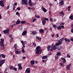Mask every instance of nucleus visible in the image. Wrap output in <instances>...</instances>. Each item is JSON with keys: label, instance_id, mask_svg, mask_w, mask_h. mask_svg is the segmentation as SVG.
<instances>
[{"label": "nucleus", "instance_id": "nucleus-1", "mask_svg": "<svg viewBox=\"0 0 73 73\" xmlns=\"http://www.w3.org/2000/svg\"><path fill=\"white\" fill-rule=\"evenodd\" d=\"M21 42L22 43V45H23L22 49V53H25V51L24 50V48H25V43H27V41H25L24 42V41H23V40H22Z\"/></svg>", "mask_w": 73, "mask_h": 73}, {"label": "nucleus", "instance_id": "nucleus-2", "mask_svg": "<svg viewBox=\"0 0 73 73\" xmlns=\"http://www.w3.org/2000/svg\"><path fill=\"white\" fill-rule=\"evenodd\" d=\"M1 41L0 42V46L4 48V39L1 38Z\"/></svg>", "mask_w": 73, "mask_h": 73}, {"label": "nucleus", "instance_id": "nucleus-3", "mask_svg": "<svg viewBox=\"0 0 73 73\" xmlns=\"http://www.w3.org/2000/svg\"><path fill=\"white\" fill-rule=\"evenodd\" d=\"M10 30L9 29H7L6 30H4L3 32L4 33H7V34H9Z\"/></svg>", "mask_w": 73, "mask_h": 73}, {"label": "nucleus", "instance_id": "nucleus-4", "mask_svg": "<svg viewBox=\"0 0 73 73\" xmlns=\"http://www.w3.org/2000/svg\"><path fill=\"white\" fill-rule=\"evenodd\" d=\"M18 66H19L18 70H21L23 69V67L21 66V64H18Z\"/></svg>", "mask_w": 73, "mask_h": 73}, {"label": "nucleus", "instance_id": "nucleus-5", "mask_svg": "<svg viewBox=\"0 0 73 73\" xmlns=\"http://www.w3.org/2000/svg\"><path fill=\"white\" fill-rule=\"evenodd\" d=\"M36 50H40V54L41 53V52H42V50H41V47L40 46H38L36 47Z\"/></svg>", "mask_w": 73, "mask_h": 73}, {"label": "nucleus", "instance_id": "nucleus-6", "mask_svg": "<svg viewBox=\"0 0 73 73\" xmlns=\"http://www.w3.org/2000/svg\"><path fill=\"white\" fill-rule=\"evenodd\" d=\"M51 49L50 50L51 51H52L53 50H56V49H57V47H56V45H54V46H53V47H51Z\"/></svg>", "mask_w": 73, "mask_h": 73}, {"label": "nucleus", "instance_id": "nucleus-7", "mask_svg": "<svg viewBox=\"0 0 73 73\" xmlns=\"http://www.w3.org/2000/svg\"><path fill=\"white\" fill-rule=\"evenodd\" d=\"M27 1H28V0H22V1L21 2L22 5L25 4V3H27Z\"/></svg>", "mask_w": 73, "mask_h": 73}, {"label": "nucleus", "instance_id": "nucleus-8", "mask_svg": "<svg viewBox=\"0 0 73 73\" xmlns=\"http://www.w3.org/2000/svg\"><path fill=\"white\" fill-rule=\"evenodd\" d=\"M29 3L31 7H33V3L32 2L31 0H29Z\"/></svg>", "mask_w": 73, "mask_h": 73}, {"label": "nucleus", "instance_id": "nucleus-9", "mask_svg": "<svg viewBox=\"0 0 73 73\" xmlns=\"http://www.w3.org/2000/svg\"><path fill=\"white\" fill-rule=\"evenodd\" d=\"M25 72L26 73H30V72H31L30 68H27L25 71Z\"/></svg>", "mask_w": 73, "mask_h": 73}, {"label": "nucleus", "instance_id": "nucleus-10", "mask_svg": "<svg viewBox=\"0 0 73 73\" xmlns=\"http://www.w3.org/2000/svg\"><path fill=\"white\" fill-rule=\"evenodd\" d=\"M15 52L17 54H21V52L20 51L16 50L15 51Z\"/></svg>", "mask_w": 73, "mask_h": 73}, {"label": "nucleus", "instance_id": "nucleus-11", "mask_svg": "<svg viewBox=\"0 0 73 73\" xmlns=\"http://www.w3.org/2000/svg\"><path fill=\"white\" fill-rule=\"evenodd\" d=\"M42 23L43 25H45V23H46V21L44 20L42 18Z\"/></svg>", "mask_w": 73, "mask_h": 73}, {"label": "nucleus", "instance_id": "nucleus-12", "mask_svg": "<svg viewBox=\"0 0 73 73\" xmlns=\"http://www.w3.org/2000/svg\"><path fill=\"white\" fill-rule=\"evenodd\" d=\"M71 64H70L66 66V68L67 70H69L70 69V66H71Z\"/></svg>", "mask_w": 73, "mask_h": 73}, {"label": "nucleus", "instance_id": "nucleus-13", "mask_svg": "<svg viewBox=\"0 0 73 73\" xmlns=\"http://www.w3.org/2000/svg\"><path fill=\"white\" fill-rule=\"evenodd\" d=\"M0 5L2 7H3L4 6V3H3V1H0Z\"/></svg>", "mask_w": 73, "mask_h": 73}, {"label": "nucleus", "instance_id": "nucleus-14", "mask_svg": "<svg viewBox=\"0 0 73 73\" xmlns=\"http://www.w3.org/2000/svg\"><path fill=\"white\" fill-rule=\"evenodd\" d=\"M64 5V1L63 0H62L59 3V5Z\"/></svg>", "mask_w": 73, "mask_h": 73}, {"label": "nucleus", "instance_id": "nucleus-15", "mask_svg": "<svg viewBox=\"0 0 73 73\" xmlns=\"http://www.w3.org/2000/svg\"><path fill=\"white\" fill-rule=\"evenodd\" d=\"M64 38H61L60 41H59V42L60 43V44H62V42H63V41H64Z\"/></svg>", "mask_w": 73, "mask_h": 73}, {"label": "nucleus", "instance_id": "nucleus-16", "mask_svg": "<svg viewBox=\"0 0 73 73\" xmlns=\"http://www.w3.org/2000/svg\"><path fill=\"white\" fill-rule=\"evenodd\" d=\"M30 63L31 64V65H33L35 64V61L33 60H31L30 62Z\"/></svg>", "mask_w": 73, "mask_h": 73}, {"label": "nucleus", "instance_id": "nucleus-17", "mask_svg": "<svg viewBox=\"0 0 73 73\" xmlns=\"http://www.w3.org/2000/svg\"><path fill=\"white\" fill-rule=\"evenodd\" d=\"M21 23V21L19 20V19H18L17 20V21L16 22V24H20V23Z\"/></svg>", "mask_w": 73, "mask_h": 73}, {"label": "nucleus", "instance_id": "nucleus-18", "mask_svg": "<svg viewBox=\"0 0 73 73\" xmlns=\"http://www.w3.org/2000/svg\"><path fill=\"white\" fill-rule=\"evenodd\" d=\"M40 50H36V54H38L39 53L40 54Z\"/></svg>", "mask_w": 73, "mask_h": 73}, {"label": "nucleus", "instance_id": "nucleus-19", "mask_svg": "<svg viewBox=\"0 0 73 73\" xmlns=\"http://www.w3.org/2000/svg\"><path fill=\"white\" fill-rule=\"evenodd\" d=\"M64 40L66 42H70V41L69 39H68L66 38H65Z\"/></svg>", "mask_w": 73, "mask_h": 73}, {"label": "nucleus", "instance_id": "nucleus-20", "mask_svg": "<svg viewBox=\"0 0 73 73\" xmlns=\"http://www.w3.org/2000/svg\"><path fill=\"white\" fill-rule=\"evenodd\" d=\"M42 9L44 12H47L46 9L45 8H44V7H42Z\"/></svg>", "mask_w": 73, "mask_h": 73}, {"label": "nucleus", "instance_id": "nucleus-21", "mask_svg": "<svg viewBox=\"0 0 73 73\" xmlns=\"http://www.w3.org/2000/svg\"><path fill=\"white\" fill-rule=\"evenodd\" d=\"M27 34V31H25L22 33V35L23 36Z\"/></svg>", "mask_w": 73, "mask_h": 73}, {"label": "nucleus", "instance_id": "nucleus-22", "mask_svg": "<svg viewBox=\"0 0 73 73\" xmlns=\"http://www.w3.org/2000/svg\"><path fill=\"white\" fill-rule=\"evenodd\" d=\"M36 38L38 39L39 41H41V38H40L39 36H37L36 37Z\"/></svg>", "mask_w": 73, "mask_h": 73}, {"label": "nucleus", "instance_id": "nucleus-23", "mask_svg": "<svg viewBox=\"0 0 73 73\" xmlns=\"http://www.w3.org/2000/svg\"><path fill=\"white\" fill-rule=\"evenodd\" d=\"M39 32L40 33H43L44 31L42 29H40L39 30Z\"/></svg>", "mask_w": 73, "mask_h": 73}, {"label": "nucleus", "instance_id": "nucleus-24", "mask_svg": "<svg viewBox=\"0 0 73 73\" xmlns=\"http://www.w3.org/2000/svg\"><path fill=\"white\" fill-rule=\"evenodd\" d=\"M14 47H15V50H16L17 48H18V46H17V44H15L14 45Z\"/></svg>", "mask_w": 73, "mask_h": 73}, {"label": "nucleus", "instance_id": "nucleus-25", "mask_svg": "<svg viewBox=\"0 0 73 73\" xmlns=\"http://www.w3.org/2000/svg\"><path fill=\"white\" fill-rule=\"evenodd\" d=\"M32 33L33 35H35L36 34H37V32L35 31H33L32 32Z\"/></svg>", "mask_w": 73, "mask_h": 73}, {"label": "nucleus", "instance_id": "nucleus-26", "mask_svg": "<svg viewBox=\"0 0 73 73\" xmlns=\"http://www.w3.org/2000/svg\"><path fill=\"white\" fill-rule=\"evenodd\" d=\"M60 44H61V43H60L59 42L58 43H56L55 45H56V46H58V45H59Z\"/></svg>", "mask_w": 73, "mask_h": 73}, {"label": "nucleus", "instance_id": "nucleus-27", "mask_svg": "<svg viewBox=\"0 0 73 73\" xmlns=\"http://www.w3.org/2000/svg\"><path fill=\"white\" fill-rule=\"evenodd\" d=\"M61 60H63V61H64V62H65V63L66 62V61L65 59L64 58H61Z\"/></svg>", "mask_w": 73, "mask_h": 73}, {"label": "nucleus", "instance_id": "nucleus-28", "mask_svg": "<svg viewBox=\"0 0 73 73\" xmlns=\"http://www.w3.org/2000/svg\"><path fill=\"white\" fill-rule=\"evenodd\" d=\"M50 46H47V48L48 51L50 50Z\"/></svg>", "mask_w": 73, "mask_h": 73}, {"label": "nucleus", "instance_id": "nucleus-29", "mask_svg": "<svg viewBox=\"0 0 73 73\" xmlns=\"http://www.w3.org/2000/svg\"><path fill=\"white\" fill-rule=\"evenodd\" d=\"M71 8V7L70 6H68L67 8L68 11H70V9Z\"/></svg>", "mask_w": 73, "mask_h": 73}, {"label": "nucleus", "instance_id": "nucleus-30", "mask_svg": "<svg viewBox=\"0 0 73 73\" xmlns=\"http://www.w3.org/2000/svg\"><path fill=\"white\" fill-rule=\"evenodd\" d=\"M1 57H2V58H5V55H4L3 54H1Z\"/></svg>", "mask_w": 73, "mask_h": 73}, {"label": "nucleus", "instance_id": "nucleus-31", "mask_svg": "<svg viewBox=\"0 0 73 73\" xmlns=\"http://www.w3.org/2000/svg\"><path fill=\"white\" fill-rule=\"evenodd\" d=\"M56 55H57V56H61V53H60V52H58V53H57Z\"/></svg>", "mask_w": 73, "mask_h": 73}, {"label": "nucleus", "instance_id": "nucleus-32", "mask_svg": "<svg viewBox=\"0 0 73 73\" xmlns=\"http://www.w3.org/2000/svg\"><path fill=\"white\" fill-rule=\"evenodd\" d=\"M58 29H59V30H61V27L60 26H58L57 27Z\"/></svg>", "mask_w": 73, "mask_h": 73}, {"label": "nucleus", "instance_id": "nucleus-33", "mask_svg": "<svg viewBox=\"0 0 73 73\" xmlns=\"http://www.w3.org/2000/svg\"><path fill=\"white\" fill-rule=\"evenodd\" d=\"M35 17H36V18H38V19H40V16L39 15H38L37 16L36 15H35Z\"/></svg>", "mask_w": 73, "mask_h": 73}, {"label": "nucleus", "instance_id": "nucleus-34", "mask_svg": "<svg viewBox=\"0 0 73 73\" xmlns=\"http://www.w3.org/2000/svg\"><path fill=\"white\" fill-rule=\"evenodd\" d=\"M47 58V56H43L42 57V59H46V58Z\"/></svg>", "mask_w": 73, "mask_h": 73}, {"label": "nucleus", "instance_id": "nucleus-35", "mask_svg": "<svg viewBox=\"0 0 73 73\" xmlns=\"http://www.w3.org/2000/svg\"><path fill=\"white\" fill-rule=\"evenodd\" d=\"M60 14H61V15H64V12L62 11H61L60 13Z\"/></svg>", "mask_w": 73, "mask_h": 73}, {"label": "nucleus", "instance_id": "nucleus-36", "mask_svg": "<svg viewBox=\"0 0 73 73\" xmlns=\"http://www.w3.org/2000/svg\"><path fill=\"white\" fill-rule=\"evenodd\" d=\"M16 14L18 16H20V14H19V12L18 11H17L16 13Z\"/></svg>", "mask_w": 73, "mask_h": 73}, {"label": "nucleus", "instance_id": "nucleus-37", "mask_svg": "<svg viewBox=\"0 0 73 73\" xmlns=\"http://www.w3.org/2000/svg\"><path fill=\"white\" fill-rule=\"evenodd\" d=\"M15 8H16V7L15 5H13V10L14 11L15 9Z\"/></svg>", "mask_w": 73, "mask_h": 73}, {"label": "nucleus", "instance_id": "nucleus-38", "mask_svg": "<svg viewBox=\"0 0 73 73\" xmlns=\"http://www.w3.org/2000/svg\"><path fill=\"white\" fill-rule=\"evenodd\" d=\"M56 37L57 38H58V37H59V34H56Z\"/></svg>", "mask_w": 73, "mask_h": 73}, {"label": "nucleus", "instance_id": "nucleus-39", "mask_svg": "<svg viewBox=\"0 0 73 73\" xmlns=\"http://www.w3.org/2000/svg\"><path fill=\"white\" fill-rule=\"evenodd\" d=\"M50 21H52V22H53V20L52 19V18H50Z\"/></svg>", "mask_w": 73, "mask_h": 73}, {"label": "nucleus", "instance_id": "nucleus-40", "mask_svg": "<svg viewBox=\"0 0 73 73\" xmlns=\"http://www.w3.org/2000/svg\"><path fill=\"white\" fill-rule=\"evenodd\" d=\"M60 64H61V66H62V67L64 66V64L63 63H60Z\"/></svg>", "mask_w": 73, "mask_h": 73}, {"label": "nucleus", "instance_id": "nucleus-41", "mask_svg": "<svg viewBox=\"0 0 73 73\" xmlns=\"http://www.w3.org/2000/svg\"><path fill=\"white\" fill-rule=\"evenodd\" d=\"M44 20H46L47 21H48V19L46 18H43Z\"/></svg>", "mask_w": 73, "mask_h": 73}, {"label": "nucleus", "instance_id": "nucleus-42", "mask_svg": "<svg viewBox=\"0 0 73 73\" xmlns=\"http://www.w3.org/2000/svg\"><path fill=\"white\" fill-rule=\"evenodd\" d=\"M33 46H34L35 47H36V44H35V43H33Z\"/></svg>", "mask_w": 73, "mask_h": 73}, {"label": "nucleus", "instance_id": "nucleus-43", "mask_svg": "<svg viewBox=\"0 0 73 73\" xmlns=\"http://www.w3.org/2000/svg\"><path fill=\"white\" fill-rule=\"evenodd\" d=\"M25 22H26V21H22L21 23L22 24H24L25 23Z\"/></svg>", "mask_w": 73, "mask_h": 73}, {"label": "nucleus", "instance_id": "nucleus-44", "mask_svg": "<svg viewBox=\"0 0 73 73\" xmlns=\"http://www.w3.org/2000/svg\"><path fill=\"white\" fill-rule=\"evenodd\" d=\"M10 68L11 69H13V67L12 66H11Z\"/></svg>", "mask_w": 73, "mask_h": 73}, {"label": "nucleus", "instance_id": "nucleus-45", "mask_svg": "<svg viewBox=\"0 0 73 73\" xmlns=\"http://www.w3.org/2000/svg\"><path fill=\"white\" fill-rule=\"evenodd\" d=\"M67 57H68V58H70V55H69V54H67Z\"/></svg>", "mask_w": 73, "mask_h": 73}, {"label": "nucleus", "instance_id": "nucleus-46", "mask_svg": "<svg viewBox=\"0 0 73 73\" xmlns=\"http://www.w3.org/2000/svg\"><path fill=\"white\" fill-rule=\"evenodd\" d=\"M9 8V5L7 7V9H8Z\"/></svg>", "mask_w": 73, "mask_h": 73}, {"label": "nucleus", "instance_id": "nucleus-47", "mask_svg": "<svg viewBox=\"0 0 73 73\" xmlns=\"http://www.w3.org/2000/svg\"><path fill=\"white\" fill-rule=\"evenodd\" d=\"M15 21H13V25H15Z\"/></svg>", "mask_w": 73, "mask_h": 73}, {"label": "nucleus", "instance_id": "nucleus-48", "mask_svg": "<svg viewBox=\"0 0 73 73\" xmlns=\"http://www.w3.org/2000/svg\"><path fill=\"white\" fill-rule=\"evenodd\" d=\"M14 70H15V71H17V68H14Z\"/></svg>", "mask_w": 73, "mask_h": 73}, {"label": "nucleus", "instance_id": "nucleus-49", "mask_svg": "<svg viewBox=\"0 0 73 73\" xmlns=\"http://www.w3.org/2000/svg\"><path fill=\"white\" fill-rule=\"evenodd\" d=\"M36 19H33V22H34V21H36Z\"/></svg>", "mask_w": 73, "mask_h": 73}, {"label": "nucleus", "instance_id": "nucleus-50", "mask_svg": "<svg viewBox=\"0 0 73 73\" xmlns=\"http://www.w3.org/2000/svg\"><path fill=\"white\" fill-rule=\"evenodd\" d=\"M56 25H54L53 26V28H56Z\"/></svg>", "mask_w": 73, "mask_h": 73}, {"label": "nucleus", "instance_id": "nucleus-51", "mask_svg": "<svg viewBox=\"0 0 73 73\" xmlns=\"http://www.w3.org/2000/svg\"><path fill=\"white\" fill-rule=\"evenodd\" d=\"M17 9L18 10H20V7H18L17 8Z\"/></svg>", "mask_w": 73, "mask_h": 73}, {"label": "nucleus", "instance_id": "nucleus-52", "mask_svg": "<svg viewBox=\"0 0 73 73\" xmlns=\"http://www.w3.org/2000/svg\"><path fill=\"white\" fill-rule=\"evenodd\" d=\"M28 9H32V8H31V7H28Z\"/></svg>", "mask_w": 73, "mask_h": 73}, {"label": "nucleus", "instance_id": "nucleus-53", "mask_svg": "<svg viewBox=\"0 0 73 73\" xmlns=\"http://www.w3.org/2000/svg\"><path fill=\"white\" fill-rule=\"evenodd\" d=\"M26 58V57L25 56H23V59H25Z\"/></svg>", "mask_w": 73, "mask_h": 73}, {"label": "nucleus", "instance_id": "nucleus-54", "mask_svg": "<svg viewBox=\"0 0 73 73\" xmlns=\"http://www.w3.org/2000/svg\"><path fill=\"white\" fill-rule=\"evenodd\" d=\"M17 3H14V5H15V6H16V5H17Z\"/></svg>", "mask_w": 73, "mask_h": 73}, {"label": "nucleus", "instance_id": "nucleus-55", "mask_svg": "<svg viewBox=\"0 0 73 73\" xmlns=\"http://www.w3.org/2000/svg\"><path fill=\"white\" fill-rule=\"evenodd\" d=\"M49 5H50V6H52V5H53V4H52V3H50Z\"/></svg>", "mask_w": 73, "mask_h": 73}, {"label": "nucleus", "instance_id": "nucleus-56", "mask_svg": "<svg viewBox=\"0 0 73 73\" xmlns=\"http://www.w3.org/2000/svg\"><path fill=\"white\" fill-rule=\"evenodd\" d=\"M60 27L61 28H64V26H61Z\"/></svg>", "mask_w": 73, "mask_h": 73}, {"label": "nucleus", "instance_id": "nucleus-57", "mask_svg": "<svg viewBox=\"0 0 73 73\" xmlns=\"http://www.w3.org/2000/svg\"><path fill=\"white\" fill-rule=\"evenodd\" d=\"M1 18H2V17H1V15L0 14V19H1Z\"/></svg>", "mask_w": 73, "mask_h": 73}, {"label": "nucleus", "instance_id": "nucleus-58", "mask_svg": "<svg viewBox=\"0 0 73 73\" xmlns=\"http://www.w3.org/2000/svg\"><path fill=\"white\" fill-rule=\"evenodd\" d=\"M71 32H72V33H73V29H71Z\"/></svg>", "mask_w": 73, "mask_h": 73}, {"label": "nucleus", "instance_id": "nucleus-59", "mask_svg": "<svg viewBox=\"0 0 73 73\" xmlns=\"http://www.w3.org/2000/svg\"><path fill=\"white\" fill-rule=\"evenodd\" d=\"M12 35H10V36H9V37H10V38H11V37H12Z\"/></svg>", "mask_w": 73, "mask_h": 73}, {"label": "nucleus", "instance_id": "nucleus-60", "mask_svg": "<svg viewBox=\"0 0 73 73\" xmlns=\"http://www.w3.org/2000/svg\"><path fill=\"white\" fill-rule=\"evenodd\" d=\"M25 5H28V3L27 2L25 3Z\"/></svg>", "mask_w": 73, "mask_h": 73}, {"label": "nucleus", "instance_id": "nucleus-61", "mask_svg": "<svg viewBox=\"0 0 73 73\" xmlns=\"http://www.w3.org/2000/svg\"><path fill=\"white\" fill-rule=\"evenodd\" d=\"M54 36V35L53 34H52V37H53Z\"/></svg>", "mask_w": 73, "mask_h": 73}, {"label": "nucleus", "instance_id": "nucleus-62", "mask_svg": "<svg viewBox=\"0 0 73 73\" xmlns=\"http://www.w3.org/2000/svg\"><path fill=\"white\" fill-rule=\"evenodd\" d=\"M55 58L56 59H57V58H58V57L57 56H55Z\"/></svg>", "mask_w": 73, "mask_h": 73}, {"label": "nucleus", "instance_id": "nucleus-63", "mask_svg": "<svg viewBox=\"0 0 73 73\" xmlns=\"http://www.w3.org/2000/svg\"><path fill=\"white\" fill-rule=\"evenodd\" d=\"M35 62L36 64H37L38 63V62L37 61H35Z\"/></svg>", "mask_w": 73, "mask_h": 73}, {"label": "nucleus", "instance_id": "nucleus-64", "mask_svg": "<svg viewBox=\"0 0 73 73\" xmlns=\"http://www.w3.org/2000/svg\"><path fill=\"white\" fill-rule=\"evenodd\" d=\"M62 25H64V23H62Z\"/></svg>", "mask_w": 73, "mask_h": 73}]
</instances>
